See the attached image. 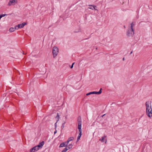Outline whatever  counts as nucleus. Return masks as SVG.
I'll use <instances>...</instances> for the list:
<instances>
[{"mask_svg":"<svg viewBox=\"0 0 152 152\" xmlns=\"http://www.w3.org/2000/svg\"><path fill=\"white\" fill-rule=\"evenodd\" d=\"M78 128L79 131V135L77 137L76 142H77L80 140L82 135V120L80 116H79L77 118Z\"/></svg>","mask_w":152,"mask_h":152,"instance_id":"nucleus-1","label":"nucleus"},{"mask_svg":"<svg viewBox=\"0 0 152 152\" xmlns=\"http://www.w3.org/2000/svg\"><path fill=\"white\" fill-rule=\"evenodd\" d=\"M146 106V113L148 117L151 118L152 117V108L151 106V102L147 101L145 103Z\"/></svg>","mask_w":152,"mask_h":152,"instance_id":"nucleus-2","label":"nucleus"},{"mask_svg":"<svg viewBox=\"0 0 152 152\" xmlns=\"http://www.w3.org/2000/svg\"><path fill=\"white\" fill-rule=\"evenodd\" d=\"M126 35L128 37H132L134 34V31H132L129 27L127 30L126 33Z\"/></svg>","mask_w":152,"mask_h":152,"instance_id":"nucleus-3","label":"nucleus"},{"mask_svg":"<svg viewBox=\"0 0 152 152\" xmlns=\"http://www.w3.org/2000/svg\"><path fill=\"white\" fill-rule=\"evenodd\" d=\"M52 51L53 57L54 58L58 54V48L57 47H54L53 48Z\"/></svg>","mask_w":152,"mask_h":152,"instance_id":"nucleus-4","label":"nucleus"},{"mask_svg":"<svg viewBox=\"0 0 152 152\" xmlns=\"http://www.w3.org/2000/svg\"><path fill=\"white\" fill-rule=\"evenodd\" d=\"M102 92V88H100L99 91L91 92L86 94V96H88L91 94H100Z\"/></svg>","mask_w":152,"mask_h":152,"instance_id":"nucleus-5","label":"nucleus"},{"mask_svg":"<svg viewBox=\"0 0 152 152\" xmlns=\"http://www.w3.org/2000/svg\"><path fill=\"white\" fill-rule=\"evenodd\" d=\"M18 2L17 0H10L8 5L11 6V5H14Z\"/></svg>","mask_w":152,"mask_h":152,"instance_id":"nucleus-6","label":"nucleus"},{"mask_svg":"<svg viewBox=\"0 0 152 152\" xmlns=\"http://www.w3.org/2000/svg\"><path fill=\"white\" fill-rule=\"evenodd\" d=\"M27 24L26 22H23L21 24H18L16 26V27H18L17 29L19 28H21L24 27V26Z\"/></svg>","mask_w":152,"mask_h":152,"instance_id":"nucleus-7","label":"nucleus"},{"mask_svg":"<svg viewBox=\"0 0 152 152\" xmlns=\"http://www.w3.org/2000/svg\"><path fill=\"white\" fill-rule=\"evenodd\" d=\"M45 142L44 141H42L41 142H40L39 144L37 145H36L37 148H38L37 149H39L40 148H41L44 145V144Z\"/></svg>","mask_w":152,"mask_h":152,"instance_id":"nucleus-8","label":"nucleus"},{"mask_svg":"<svg viewBox=\"0 0 152 152\" xmlns=\"http://www.w3.org/2000/svg\"><path fill=\"white\" fill-rule=\"evenodd\" d=\"M107 136L104 135L101 138L99 139V140L101 141L102 142H104L105 141V143H106L107 142V140L105 139V138H106Z\"/></svg>","mask_w":152,"mask_h":152,"instance_id":"nucleus-9","label":"nucleus"},{"mask_svg":"<svg viewBox=\"0 0 152 152\" xmlns=\"http://www.w3.org/2000/svg\"><path fill=\"white\" fill-rule=\"evenodd\" d=\"M38 148L36 146H35L32 148L30 150V152H34L36 151H37L39 149H37Z\"/></svg>","mask_w":152,"mask_h":152,"instance_id":"nucleus-10","label":"nucleus"},{"mask_svg":"<svg viewBox=\"0 0 152 152\" xmlns=\"http://www.w3.org/2000/svg\"><path fill=\"white\" fill-rule=\"evenodd\" d=\"M17 29V27H16V26H15V28L11 27L9 29V31L10 32H13L15 30V29Z\"/></svg>","mask_w":152,"mask_h":152,"instance_id":"nucleus-11","label":"nucleus"},{"mask_svg":"<svg viewBox=\"0 0 152 152\" xmlns=\"http://www.w3.org/2000/svg\"><path fill=\"white\" fill-rule=\"evenodd\" d=\"M96 6L95 5H90L88 8L92 10L94 9L95 10H97L96 9Z\"/></svg>","mask_w":152,"mask_h":152,"instance_id":"nucleus-12","label":"nucleus"},{"mask_svg":"<svg viewBox=\"0 0 152 152\" xmlns=\"http://www.w3.org/2000/svg\"><path fill=\"white\" fill-rule=\"evenodd\" d=\"M134 26V23L133 22H132L131 24V26L130 27H129V28H130V29H131L132 31H134V29L133 28V27Z\"/></svg>","mask_w":152,"mask_h":152,"instance_id":"nucleus-13","label":"nucleus"},{"mask_svg":"<svg viewBox=\"0 0 152 152\" xmlns=\"http://www.w3.org/2000/svg\"><path fill=\"white\" fill-rule=\"evenodd\" d=\"M66 144L64 142H63L61 143L60 144V145L59 146V148L62 147H65L66 146Z\"/></svg>","mask_w":152,"mask_h":152,"instance_id":"nucleus-14","label":"nucleus"},{"mask_svg":"<svg viewBox=\"0 0 152 152\" xmlns=\"http://www.w3.org/2000/svg\"><path fill=\"white\" fill-rule=\"evenodd\" d=\"M59 115L58 113H57L56 116V118L57 119V121L56 122H58L59 119Z\"/></svg>","mask_w":152,"mask_h":152,"instance_id":"nucleus-15","label":"nucleus"},{"mask_svg":"<svg viewBox=\"0 0 152 152\" xmlns=\"http://www.w3.org/2000/svg\"><path fill=\"white\" fill-rule=\"evenodd\" d=\"M66 122L65 121H64V123H63L62 124V126H61V129H63L64 128V124H65L66 123Z\"/></svg>","mask_w":152,"mask_h":152,"instance_id":"nucleus-16","label":"nucleus"},{"mask_svg":"<svg viewBox=\"0 0 152 152\" xmlns=\"http://www.w3.org/2000/svg\"><path fill=\"white\" fill-rule=\"evenodd\" d=\"M74 139V138L73 137H71L69 138L68 140L70 142L71 141L73 140Z\"/></svg>","mask_w":152,"mask_h":152,"instance_id":"nucleus-17","label":"nucleus"},{"mask_svg":"<svg viewBox=\"0 0 152 152\" xmlns=\"http://www.w3.org/2000/svg\"><path fill=\"white\" fill-rule=\"evenodd\" d=\"M67 151V149L65 148L61 151V152H66Z\"/></svg>","mask_w":152,"mask_h":152,"instance_id":"nucleus-18","label":"nucleus"},{"mask_svg":"<svg viewBox=\"0 0 152 152\" xmlns=\"http://www.w3.org/2000/svg\"><path fill=\"white\" fill-rule=\"evenodd\" d=\"M69 142V141L68 140L64 142V143L66 144V146L67 145Z\"/></svg>","mask_w":152,"mask_h":152,"instance_id":"nucleus-19","label":"nucleus"},{"mask_svg":"<svg viewBox=\"0 0 152 152\" xmlns=\"http://www.w3.org/2000/svg\"><path fill=\"white\" fill-rule=\"evenodd\" d=\"M68 146L69 147V148H72L73 145L72 144H70L68 145Z\"/></svg>","mask_w":152,"mask_h":152,"instance_id":"nucleus-20","label":"nucleus"},{"mask_svg":"<svg viewBox=\"0 0 152 152\" xmlns=\"http://www.w3.org/2000/svg\"><path fill=\"white\" fill-rule=\"evenodd\" d=\"M75 62L72 63L71 66H70V67L71 68H72L73 67V65H74V64H75Z\"/></svg>","mask_w":152,"mask_h":152,"instance_id":"nucleus-21","label":"nucleus"},{"mask_svg":"<svg viewBox=\"0 0 152 152\" xmlns=\"http://www.w3.org/2000/svg\"><path fill=\"white\" fill-rule=\"evenodd\" d=\"M57 122H56L55 124V129H56V127H57Z\"/></svg>","mask_w":152,"mask_h":152,"instance_id":"nucleus-22","label":"nucleus"},{"mask_svg":"<svg viewBox=\"0 0 152 152\" xmlns=\"http://www.w3.org/2000/svg\"><path fill=\"white\" fill-rule=\"evenodd\" d=\"M66 147L65 148L67 149V150L70 149V148H69V147L68 146H66Z\"/></svg>","mask_w":152,"mask_h":152,"instance_id":"nucleus-23","label":"nucleus"},{"mask_svg":"<svg viewBox=\"0 0 152 152\" xmlns=\"http://www.w3.org/2000/svg\"><path fill=\"white\" fill-rule=\"evenodd\" d=\"M57 133V131L56 130L54 132V134H56V133Z\"/></svg>","mask_w":152,"mask_h":152,"instance_id":"nucleus-24","label":"nucleus"},{"mask_svg":"<svg viewBox=\"0 0 152 152\" xmlns=\"http://www.w3.org/2000/svg\"><path fill=\"white\" fill-rule=\"evenodd\" d=\"M132 53V50L131 52L130 53V55H131Z\"/></svg>","mask_w":152,"mask_h":152,"instance_id":"nucleus-25","label":"nucleus"},{"mask_svg":"<svg viewBox=\"0 0 152 152\" xmlns=\"http://www.w3.org/2000/svg\"><path fill=\"white\" fill-rule=\"evenodd\" d=\"M124 59H125V58H123V59H122L123 60V61H124Z\"/></svg>","mask_w":152,"mask_h":152,"instance_id":"nucleus-26","label":"nucleus"},{"mask_svg":"<svg viewBox=\"0 0 152 152\" xmlns=\"http://www.w3.org/2000/svg\"><path fill=\"white\" fill-rule=\"evenodd\" d=\"M105 114L103 115L102 116V117H103V116H104V115H105Z\"/></svg>","mask_w":152,"mask_h":152,"instance_id":"nucleus-27","label":"nucleus"},{"mask_svg":"<svg viewBox=\"0 0 152 152\" xmlns=\"http://www.w3.org/2000/svg\"><path fill=\"white\" fill-rule=\"evenodd\" d=\"M124 28H126V27H125V26H124Z\"/></svg>","mask_w":152,"mask_h":152,"instance_id":"nucleus-28","label":"nucleus"},{"mask_svg":"<svg viewBox=\"0 0 152 152\" xmlns=\"http://www.w3.org/2000/svg\"><path fill=\"white\" fill-rule=\"evenodd\" d=\"M63 20H64V18H63Z\"/></svg>","mask_w":152,"mask_h":152,"instance_id":"nucleus-29","label":"nucleus"},{"mask_svg":"<svg viewBox=\"0 0 152 152\" xmlns=\"http://www.w3.org/2000/svg\"><path fill=\"white\" fill-rule=\"evenodd\" d=\"M60 17L62 18V17L61 16H60Z\"/></svg>","mask_w":152,"mask_h":152,"instance_id":"nucleus-30","label":"nucleus"}]
</instances>
